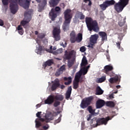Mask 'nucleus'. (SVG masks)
Here are the masks:
<instances>
[{"label":"nucleus","mask_w":130,"mask_h":130,"mask_svg":"<svg viewBox=\"0 0 130 130\" xmlns=\"http://www.w3.org/2000/svg\"><path fill=\"white\" fill-rule=\"evenodd\" d=\"M88 64V61L86 57L84 56L82 60V62L81 63V69L79 72L77 73L75 77V80L73 83V86L74 89H78L79 87V82H80V79H81V76L82 75L85 76L87 73H88V70L90 68V65L86 67Z\"/></svg>","instance_id":"obj_1"},{"label":"nucleus","mask_w":130,"mask_h":130,"mask_svg":"<svg viewBox=\"0 0 130 130\" xmlns=\"http://www.w3.org/2000/svg\"><path fill=\"white\" fill-rule=\"evenodd\" d=\"M31 0H10V10L12 14L18 11V4L24 9H28Z\"/></svg>","instance_id":"obj_2"},{"label":"nucleus","mask_w":130,"mask_h":130,"mask_svg":"<svg viewBox=\"0 0 130 130\" xmlns=\"http://www.w3.org/2000/svg\"><path fill=\"white\" fill-rule=\"evenodd\" d=\"M41 114V112H39L36 114L37 117H38V118L36 119L35 120L36 128H39V127H40V126L42 125V123H41L40 121H42V122H43V121L49 122L50 120H53V115L50 112L46 114L45 119L41 118V116H40Z\"/></svg>","instance_id":"obj_3"},{"label":"nucleus","mask_w":130,"mask_h":130,"mask_svg":"<svg viewBox=\"0 0 130 130\" xmlns=\"http://www.w3.org/2000/svg\"><path fill=\"white\" fill-rule=\"evenodd\" d=\"M71 12V10L70 9H67L64 12L65 21L63 24L62 28L63 30L64 31H68L69 28H70V24L72 18Z\"/></svg>","instance_id":"obj_4"},{"label":"nucleus","mask_w":130,"mask_h":130,"mask_svg":"<svg viewBox=\"0 0 130 130\" xmlns=\"http://www.w3.org/2000/svg\"><path fill=\"white\" fill-rule=\"evenodd\" d=\"M85 22L89 31H92V30H93L94 32L99 31V27H98V24L96 21H92L91 18L87 17Z\"/></svg>","instance_id":"obj_5"},{"label":"nucleus","mask_w":130,"mask_h":130,"mask_svg":"<svg viewBox=\"0 0 130 130\" xmlns=\"http://www.w3.org/2000/svg\"><path fill=\"white\" fill-rule=\"evenodd\" d=\"M128 4V0H119V2L114 5V9L117 13L122 12L123 9Z\"/></svg>","instance_id":"obj_6"},{"label":"nucleus","mask_w":130,"mask_h":130,"mask_svg":"<svg viewBox=\"0 0 130 130\" xmlns=\"http://www.w3.org/2000/svg\"><path fill=\"white\" fill-rule=\"evenodd\" d=\"M110 119H110L109 117L99 118L98 120L96 118H94L91 120V123H94L93 125V127H97L98 125H100L101 124H104L105 125H106L108 120H110Z\"/></svg>","instance_id":"obj_7"},{"label":"nucleus","mask_w":130,"mask_h":130,"mask_svg":"<svg viewBox=\"0 0 130 130\" xmlns=\"http://www.w3.org/2000/svg\"><path fill=\"white\" fill-rule=\"evenodd\" d=\"M36 42L38 45L36 46V49L35 50V53H37V54H39L40 55H41L42 54V52H43V49L42 48L43 45V47H44V45H46L47 44V40L45 39L44 40H43L42 41L37 40H36Z\"/></svg>","instance_id":"obj_8"},{"label":"nucleus","mask_w":130,"mask_h":130,"mask_svg":"<svg viewBox=\"0 0 130 130\" xmlns=\"http://www.w3.org/2000/svg\"><path fill=\"white\" fill-rule=\"evenodd\" d=\"M54 99H56V100H59V101H62V100H63V96L61 95H57L55 97L53 95H50L45 101V104H51L53 103Z\"/></svg>","instance_id":"obj_9"},{"label":"nucleus","mask_w":130,"mask_h":130,"mask_svg":"<svg viewBox=\"0 0 130 130\" xmlns=\"http://www.w3.org/2000/svg\"><path fill=\"white\" fill-rule=\"evenodd\" d=\"M56 50V51H54ZM45 51L49 53H52L54 55H57L60 53H62V48H59L56 50V46H50L49 48H46Z\"/></svg>","instance_id":"obj_10"},{"label":"nucleus","mask_w":130,"mask_h":130,"mask_svg":"<svg viewBox=\"0 0 130 130\" xmlns=\"http://www.w3.org/2000/svg\"><path fill=\"white\" fill-rule=\"evenodd\" d=\"M32 13L33 10H32L25 13L24 19L21 22V24L22 25V26H25L26 24L30 22L31 20V15H32Z\"/></svg>","instance_id":"obj_11"},{"label":"nucleus","mask_w":130,"mask_h":130,"mask_svg":"<svg viewBox=\"0 0 130 130\" xmlns=\"http://www.w3.org/2000/svg\"><path fill=\"white\" fill-rule=\"evenodd\" d=\"M70 40L72 43H75L76 41H77V42L78 43L81 42L82 41V40L83 39L82 34H79L77 38H76V34L75 33V31H72L70 34Z\"/></svg>","instance_id":"obj_12"},{"label":"nucleus","mask_w":130,"mask_h":130,"mask_svg":"<svg viewBox=\"0 0 130 130\" xmlns=\"http://www.w3.org/2000/svg\"><path fill=\"white\" fill-rule=\"evenodd\" d=\"M60 11V8L56 7L55 9H52L49 13V16L52 21H54V19L57 17V13Z\"/></svg>","instance_id":"obj_13"},{"label":"nucleus","mask_w":130,"mask_h":130,"mask_svg":"<svg viewBox=\"0 0 130 130\" xmlns=\"http://www.w3.org/2000/svg\"><path fill=\"white\" fill-rule=\"evenodd\" d=\"M93 100V96H89L84 99L81 102L80 107L81 108H86L88 105L91 104V102Z\"/></svg>","instance_id":"obj_14"},{"label":"nucleus","mask_w":130,"mask_h":130,"mask_svg":"<svg viewBox=\"0 0 130 130\" xmlns=\"http://www.w3.org/2000/svg\"><path fill=\"white\" fill-rule=\"evenodd\" d=\"M114 4H115V1H114V0H107L104 2L103 4L100 5V7L103 11H105V10H106L108 7H110V6L114 5Z\"/></svg>","instance_id":"obj_15"},{"label":"nucleus","mask_w":130,"mask_h":130,"mask_svg":"<svg viewBox=\"0 0 130 130\" xmlns=\"http://www.w3.org/2000/svg\"><path fill=\"white\" fill-rule=\"evenodd\" d=\"M98 35H93L90 37V43L87 46L89 48H93V46H94V44L97 43V40L99 38Z\"/></svg>","instance_id":"obj_16"},{"label":"nucleus","mask_w":130,"mask_h":130,"mask_svg":"<svg viewBox=\"0 0 130 130\" xmlns=\"http://www.w3.org/2000/svg\"><path fill=\"white\" fill-rule=\"evenodd\" d=\"M60 33V30L59 26H57L56 27L54 28V30L53 31V35L56 41L60 40V36L59 35Z\"/></svg>","instance_id":"obj_17"},{"label":"nucleus","mask_w":130,"mask_h":130,"mask_svg":"<svg viewBox=\"0 0 130 130\" xmlns=\"http://www.w3.org/2000/svg\"><path fill=\"white\" fill-rule=\"evenodd\" d=\"M110 77H114L111 78L109 80V82L111 83V84H113V83H116V82H117V81H118L119 79V77L117 75H114L111 74L110 75Z\"/></svg>","instance_id":"obj_18"},{"label":"nucleus","mask_w":130,"mask_h":130,"mask_svg":"<svg viewBox=\"0 0 130 130\" xmlns=\"http://www.w3.org/2000/svg\"><path fill=\"white\" fill-rule=\"evenodd\" d=\"M105 105V101L103 100H99L96 101V108H101Z\"/></svg>","instance_id":"obj_19"},{"label":"nucleus","mask_w":130,"mask_h":130,"mask_svg":"<svg viewBox=\"0 0 130 130\" xmlns=\"http://www.w3.org/2000/svg\"><path fill=\"white\" fill-rule=\"evenodd\" d=\"M64 71H66V66L63 65L60 68V69H59L56 71L55 73V76H60V75H61V74H62V73H63Z\"/></svg>","instance_id":"obj_20"},{"label":"nucleus","mask_w":130,"mask_h":130,"mask_svg":"<svg viewBox=\"0 0 130 130\" xmlns=\"http://www.w3.org/2000/svg\"><path fill=\"white\" fill-rule=\"evenodd\" d=\"M77 19H80V20H83V19H85V15H83L82 12H78L75 15V18L74 19V23H76L75 20H77Z\"/></svg>","instance_id":"obj_21"},{"label":"nucleus","mask_w":130,"mask_h":130,"mask_svg":"<svg viewBox=\"0 0 130 130\" xmlns=\"http://www.w3.org/2000/svg\"><path fill=\"white\" fill-rule=\"evenodd\" d=\"M65 53V58L66 59H70L72 56H76V51L74 50L70 52L69 54H67V51H66Z\"/></svg>","instance_id":"obj_22"},{"label":"nucleus","mask_w":130,"mask_h":130,"mask_svg":"<svg viewBox=\"0 0 130 130\" xmlns=\"http://www.w3.org/2000/svg\"><path fill=\"white\" fill-rule=\"evenodd\" d=\"M59 86V80L58 79H56L53 82V85L52 86V90L54 91L56 88Z\"/></svg>","instance_id":"obj_23"},{"label":"nucleus","mask_w":130,"mask_h":130,"mask_svg":"<svg viewBox=\"0 0 130 130\" xmlns=\"http://www.w3.org/2000/svg\"><path fill=\"white\" fill-rule=\"evenodd\" d=\"M99 35L101 36L102 38V41L104 42V41H106L107 40V35L106 33L103 31H101L99 32Z\"/></svg>","instance_id":"obj_24"},{"label":"nucleus","mask_w":130,"mask_h":130,"mask_svg":"<svg viewBox=\"0 0 130 130\" xmlns=\"http://www.w3.org/2000/svg\"><path fill=\"white\" fill-rule=\"evenodd\" d=\"M60 1V0H50L49 2L50 7L52 8L53 7H55V6H57Z\"/></svg>","instance_id":"obj_25"},{"label":"nucleus","mask_w":130,"mask_h":130,"mask_svg":"<svg viewBox=\"0 0 130 130\" xmlns=\"http://www.w3.org/2000/svg\"><path fill=\"white\" fill-rule=\"evenodd\" d=\"M88 111H89V113H91L92 115H97L99 113V111H98L97 112H96V110H94L92 109V107L91 106H89L87 108Z\"/></svg>","instance_id":"obj_26"},{"label":"nucleus","mask_w":130,"mask_h":130,"mask_svg":"<svg viewBox=\"0 0 130 130\" xmlns=\"http://www.w3.org/2000/svg\"><path fill=\"white\" fill-rule=\"evenodd\" d=\"M71 94H72V86H70L66 92V98L68 100L71 97Z\"/></svg>","instance_id":"obj_27"},{"label":"nucleus","mask_w":130,"mask_h":130,"mask_svg":"<svg viewBox=\"0 0 130 130\" xmlns=\"http://www.w3.org/2000/svg\"><path fill=\"white\" fill-rule=\"evenodd\" d=\"M104 69L106 73L107 74L108 72H110V71H112V70H113V67L110 65H107L105 67Z\"/></svg>","instance_id":"obj_28"},{"label":"nucleus","mask_w":130,"mask_h":130,"mask_svg":"<svg viewBox=\"0 0 130 130\" xmlns=\"http://www.w3.org/2000/svg\"><path fill=\"white\" fill-rule=\"evenodd\" d=\"M64 80H65V81H68V82L64 83L65 85H70V84L72 83V77H69L68 78L64 77Z\"/></svg>","instance_id":"obj_29"},{"label":"nucleus","mask_w":130,"mask_h":130,"mask_svg":"<svg viewBox=\"0 0 130 130\" xmlns=\"http://www.w3.org/2000/svg\"><path fill=\"white\" fill-rule=\"evenodd\" d=\"M96 95H102V94H103V90L99 86L96 88Z\"/></svg>","instance_id":"obj_30"},{"label":"nucleus","mask_w":130,"mask_h":130,"mask_svg":"<svg viewBox=\"0 0 130 130\" xmlns=\"http://www.w3.org/2000/svg\"><path fill=\"white\" fill-rule=\"evenodd\" d=\"M106 80V77L103 76L101 77V78H98L96 80V83H102L103 82H104Z\"/></svg>","instance_id":"obj_31"},{"label":"nucleus","mask_w":130,"mask_h":130,"mask_svg":"<svg viewBox=\"0 0 130 130\" xmlns=\"http://www.w3.org/2000/svg\"><path fill=\"white\" fill-rule=\"evenodd\" d=\"M52 63H53V60L52 59L48 60L44 63L45 67H46L47 66L49 67L51 66Z\"/></svg>","instance_id":"obj_32"},{"label":"nucleus","mask_w":130,"mask_h":130,"mask_svg":"<svg viewBox=\"0 0 130 130\" xmlns=\"http://www.w3.org/2000/svg\"><path fill=\"white\" fill-rule=\"evenodd\" d=\"M106 104L107 106H109V107H114V106H115L114 103L111 101L107 102Z\"/></svg>","instance_id":"obj_33"},{"label":"nucleus","mask_w":130,"mask_h":130,"mask_svg":"<svg viewBox=\"0 0 130 130\" xmlns=\"http://www.w3.org/2000/svg\"><path fill=\"white\" fill-rule=\"evenodd\" d=\"M17 30L18 31V33L20 35H22L23 33H24V31H23V28L21 27V25H19L17 27Z\"/></svg>","instance_id":"obj_34"},{"label":"nucleus","mask_w":130,"mask_h":130,"mask_svg":"<svg viewBox=\"0 0 130 130\" xmlns=\"http://www.w3.org/2000/svg\"><path fill=\"white\" fill-rule=\"evenodd\" d=\"M45 37V34L42 33V34H39L38 36V39L37 40H40V39H43Z\"/></svg>","instance_id":"obj_35"},{"label":"nucleus","mask_w":130,"mask_h":130,"mask_svg":"<svg viewBox=\"0 0 130 130\" xmlns=\"http://www.w3.org/2000/svg\"><path fill=\"white\" fill-rule=\"evenodd\" d=\"M60 46H62V47L64 48L67 47V42H61L60 43Z\"/></svg>","instance_id":"obj_36"},{"label":"nucleus","mask_w":130,"mask_h":130,"mask_svg":"<svg viewBox=\"0 0 130 130\" xmlns=\"http://www.w3.org/2000/svg\"><path fill=\"white\" fill-rule=\"evenodd\" d=\"M2 1L4 6H8L9 5V0H2Z\"/></svg>","instance_id":"obj_37"},{"label":"nucleus","mask_w":130,"mask_h":130,"mask_svg":"<svg viewBox=\"0 0 130 130\" xmlns=\"http://www.w3.org/2000/svg\"><path fill=\"white\" fill-rule=\"evenodd\" d=\"M80 51L81 52H85V51H86V47H85V46L81 47L80 49Z\"/></svg>","instance_id":"obj_38"},{"label":"nucleus","mask_w":130,"mask_h":130,"mask_svg":"<svg viewBox=\"0 0 130 130\" xmlns=\"http://www.w3.org/2000/svg\"><path fill=\"white\" fill-rule=\"evenodd\" d=\"M73 64H74V62L71 61H68V66L69 68H71L73 66Z\"/></svg>","instance_id":"obj_39"},{"label":"nucleus","mask_w":130,"mask_h":130,"mask_svg":"<svg viewBox=\"0 0 130 130\" xmlns=\"http://www.w3.org/2000/svg\"><path fill=\"white\" fill-rule=\"evenodd\" d=\"M43 128L44 129H48L49 128V126L48 125H43Z\"/></svg>","instance_id":"obj_40"},{"label":"nucleus","mask_w":130,"mask_h":130,"mask_svg":"<svg viewBox=\"0 0 130 130\" xmlns=\"http://www.w3.org/2000/svg\"><path fill=\"white\" fill-rule=\"evenodd\" d=\"M59 104H60V103L59 102H55L54 103V106L55 107H57V106H58V105H59Z\"/></svg>","instance_id":"obj_41"},{"label":"nucleus","mask_w":130,"mask_h":130,"mask_svg":"<svg viewBox=\"0 0 130 130\" xmlns=\"http://www.w3.org/2000/svg\"><path fill=\"white\" fill-rule=\"evenodd\" d=\"M85 3H88V5L91 6L92 5V3H91V1L90 0H84Z\"/></svg>","instance_id":"obj_42"},{"label":"nucleus","mask_w":130,"mask_h":130,"mask_svg":"<svg viewBox=\"0 0 130 130\" xmlns=\"http://www.w3.org/2000/svg\"><path fill=\"white\" fill-rule=\"evenodd\" d=\"M77 68H78V66H76V67L73 69V71H72V74L73 75H74V74L76 73V70H77Z\"/></svg>","instance_id":"obj_43"},{"label":"nucleus","mask_w":130,"mask_h":130,"mask_svg":"<svg viewBox=\"0 0 130 130\" xmlns=\"http://www.w3.org/2000/svg\"><path fill=\"white\" fill-rule=\"evenodd\" d=\"M87 120L89 121V120H90V119L92 118V115L89 114L87 116Z\"/></svg>","instance_id":"obj_44"},{"label":"nucleus","mask_w":130,"mask_h":130,"mask_svg":"<svg viewBox=\"0 0 130 130\" xmlns=\"http://www.w3.org/2000/svg\"><path fill=\"white\" fill-rule=\"evenodd\" d=\"M124 24V21L123 22H119V25L120 27H122V26H123V25Z\"/></svg>","instance_id":"obj_45"},{"label":"nucleus","mask_w":130,"mask_h":130,"mask_svg":"<svg viewBox=\"0 0 130 130\" xmlns=\"http://www.w3.org/2000/svg\"><path fill=\"white\" fill-rule=\"evenodd\" d=\"M109 98L110 99H113V98H114V94L113 93L109 95Z\"/></svg>","instance_id":"obj_46"},{"label":"nucleus","mask_w":130,"mask_h":130,"mask_svg":"<svg viewBox=\"0 0 130 130\" xmlns=\"http://www.w3.org/2000/svg\"><path fill=\"white\" fill-rule=\"evenodd\" d=\"M60 120H61L60 117H59V118L57 120L55 121V123H58V122H60Z\"/></svg>","instance_id":"obj_47"},{"label":"nucleus","mask_w":130,"mask_h":130,"mask_svg":"<svg viewBox=\"0 0 130 130\" xmlns=\"http://www.w3.org/2000/svg\"><path fill=\"white\" fill-rule=\"evenodd\" d=\"M117 46L118 47V48H119V46H120V43H117Z\"/></svg>","instance_id":"obj_48"},{"label":"nucleus","mask_w":130,"mask_h":130,"mask_svg":"<svg viewBox=\"0 0 130 130\" xmlns=\"http://www.w3.org/2000/svg\"><path fill=\"white\" fill-rule=\"evenodd\" d=\"M116 88H117V89H119V88H120V85H117Z\"/></svg>","instance_id":"obj_49"},{"label":"nucleus","mask_w":130,"mask_h":130,"mask_svg":"<svg viewBox=\"0 0 130 130\" xmlns=\"http://www.w3.org/2000/svg\"><path fill=\"white\" fill-rule=\"evenodd\" d=\"M46 5V1H44V6H45Z\"/></svg>","instance_id":"obj_50"},{"label":"nucleus","mask_w":130,"mask_h":130,"mask_svg":"<svg viewBox=\"0 0 130 130\" xmlns=\"http://www.w3.org/2000/svg\"><path fill=\"white\" fill-rule=\"evenodd\" d=\"M64 88V85H61V89H63Z\"/></svg>","instance_id":"obj_51"},{"label":"nucleus","mask_w":130,"mask_h":130,"mask_svg":"<svg viewBox=\"0 0 130 130\" xmlns=\"http://www.w3.org/2000/svg\"><path fill=\"white\" fill-rule=\"evenodd\" d=\"M0 26H4V21H3V25H2V22H0Z\"/></svg>","instance_id":"obj_52"},{"label":"nucleus","mask_w":130,"mask_h":130,"mask_svg":"<svg viewBox=\"0 0 130 130\" xmlns=\"http://www.w3.org/2000/svg\"><path fill=\"white\" fill-rule=\"evenodd\" d=\"M0 22L1 23H2V24H0V25H3V20L2 19H0Z\"/></svg>","instance_id":"obj_53"},{"label":"nucleus","mask_w":130,"mask_h":130,"mask_svg":"<svg viewBox=\"0 0 130 130\" xmlns=\"http://www.w3.org/2000/svg\"><path fill=\"white\" fill-rule=\"evenodd\" d=\"M35 33L36 35H37L38 34V31H36L35 32Z\"/></svg>","instance_id":"obj_54"},{"label":"nucleus","mask_w":130,"mask_h":130,"mask_svg":"<svg viewBox=\"0 0 130 130\" xmlns=\"http://www.w3.org/2000/svg\"><path fill=\"white\" fill-rule=\"evenodd\" d=\"M38 3H40L41 0H36Z\"/></svg>","instance_id":"obj_55"},{"label":"nucleus","mask_w":130,"mask_h":130,"mask_svg":"<svg viewBox=\"0 0 130 130\" xmlns=\"http://www.w3.org/2000/svg\"><path fill=\"white\" fill-rule=\"evenodd\" d=\"M117 91H115V92H114L113 93V94H117Z\"/></svg>","instance_id":"obj_56"},{"label":"nucleus","mask_w":130,"mask_h":130,"mask_svg":"<svg viewBox=\"0 0 130 130\" xmlns=\"http://www.w3.org/2000/svg\"><path fill=\"white\" fill-rule=\"evenodd\" d=\"M107 58L108 59H109V56L107 55Z\"/></svg>","instance_id":"obj_57"},{"label":"nucleus","mask_w":130,"mask_h":130,"mask_svg":"<svg viewBox=\"0 0 130 130\" xmlns=\"http://www.w3.org/2000/svg\"><path fill=\"white\" fill-rule=\"evenodd\" d=\"M60 22H61V21H62V19L61 18H60Z\"/></svg>","instance_id":"obj_58"},{"label":"nucleus","mask_w":130,"mask_h":130,"mask_svg":"<svg viewBox=\"0 0 130 130\" xmlns=\"http://www.w3.org/2000/svg\"><path fill=\"white\" fill-rule=\"evenodd\" d=\"M37 106H40V105H37Z\"/></svg>","instance_id":"obj_59"},{"label":"nucleus","mask_w":130,"mask_h":130,"mask_svg":"<svg viewBox=\"0 0 130 130\" xmlns=\"http://www.w3.org/2000/svg\"><path fill=\"white\" fill-rule=\"evenodd\" d=\"M107 52H108V51H107Z\"/></svg>","instance_id":"obj_60"}]
</instances>
